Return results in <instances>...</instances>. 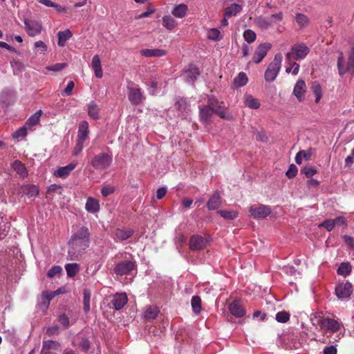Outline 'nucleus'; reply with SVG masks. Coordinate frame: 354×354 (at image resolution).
I'll return each mask as SVG.
<instances>
[{"mask_svg": "<svg viewBox=\"0 0 354 354\" xmlns=\"http://www.w3.org/2000/svg\"><path fill=\"white\" fill-rule=\"evenodd\" d=\"M90 244V232L88 227H81L68 241V259L77 260Z\"/></svg>", "mask_w": 354, "mask_h": 354, "instance_id": "1", "label": "nucleus"}, {"mask_svg": "<svg viewBox=\"0 0 354 354\" xmlns=\"http://www.w3.org/2000/svg\"><path fill=\"white\" fill-rule=\"evenodd\" d=\"M129 255L131 257L130 259L121 260L115 263L113 272L117 276L129 275L131 274L133 271L136 270V261L133 259L131 254Z\"/></svg>", "mask_w": 354, "mask_h": 354, "instance_id": "2", "label": "nucleus"}, {"mask_svg": "<svg viewBox=\"0 0 354 354\" xmlns=\"http://www.w3.org/2000/svg\"><path fill=\"white\" fill-rule=\"evenodd\" d=\"M337 68L339 75L342 76L348 73L354 75V46L352 48L349 54L348 60L346 64H344V58L342 52H339L337 59Z\"/></svg>", "mask_w": 354, "mask_h": 354, "instance_id": "3", "label": "nucleus"}, {"mask_svg": "<svg viewBox=\"0 0 354 354\" xmlns=\"http://www.w3.org/2000/svg\"><path fill=\"white\" fill-rule=\"evenodd\" d=\"M317 324L326 333L328 332L332 334L338 332L343 327L341 322L328 317H319L317 320Z\"/></svg>", "mask_w": 354, "mask_h": 354, "instance_id": "4", "label": "nucleus"}, {"mask_svg": "<svg viewBox=\"0 0 354 354\" xmlns=\"http://www.w3.org/2000/svg\"><path fill=\"white\" fill-rule=\"evenodd\" d=\"M282 59L281 54L279 53L274 56L273 61L270 63L264 74L266 82H272L276 79L281 68Z\"/></svg>", "mask_w": 354, "mask_h": 354, "instance_id": "5", "label": "nucleus"}, {"mask_svg": "<svg viewBox=\"0 0 354 354\" xmlns=\"http://www.w3.org/2000/svg\"><path fill=\"white\" fill-rule=\"evenodd\" d=\"M310 49L306 44H296L292 46L290 51L286 55L287 61L299 60L304 59L309 53Z\"/></svg>", "mask_w": 354, "mask_h": 354, "instance_id": "6", "label": "nucleus"}, {"mask_svg": "<svg viewBox=\"0 0 354 354\" xmlns=\"http://www.w3.org/2000/svg\"><path fill=\"white\" fill-rule=\"evenodd\" d=\"M113 158L111 154L101 153L95 155L91 161L93 167L97 170L106 169L111 165Z\"/></svg>", "mask_w": 354, "mask_h": 354, "instance_id": "7", "label": "nucleus"}, {"mask_svg": "<svg viewBox=\"0 0 354 354\" xmlns=\"http://www.w3.org/2000/svg\"><path fill=\"white\" fill-rule=\"evenodd\" d=\"M128 99L133 105H138L145 99L138 86H128Z\"/></svg>", "mask_w": 354, "mask_h": 354, "instance_id": "8", "label": "nucleus"}, {"mask_svg": "<svg viewBox=\"0 0 354 354\" xmlns=\"http://www.w3.org/2000/svg\"><path fill=\"white\" fill-rule=\"evenodd\" d=\"M272 44L268 42H265L259 44L252 57V61L255 64L260 63L263 59L266 56L268 52L271 49Z\"/></svg>", "mask_w": 354, "mask_h": 354, "instance_id": "9", "label": "nucleus"}, {"mask_svg": "<svg viewBox=\"0 0 354 354\" xmlns=\"http://www.w3.org/2000/svg\"><path fill=\"white\" fill-rule=\"evenodd\" d=\"M250 212L254 218H264L270 214L271 209L269 206L265 205L251 206Z\"/></svg>", "mask_w": 354, "mask_h": 354, "instance_id": "10", "label": "nucleus"}, {"mask_svg": "<svg viewBox=\"0 0 354 354\" xmlns=\"http://www.w3.org/2000/svg\"><path fill=\"white\" fill-rule=\"evenodd\" d=\"M353 292V286L350 282L339 284L335 288V293L339 299H347Z\"/></svg>", "mask_w": 354, "mask_h": 354, "instance_id": "11", "label": "nucleus"}, {"mask_svg": "<svg viewBox=\"0 0 354 354\" xmlns=\"http://www.w3.org/2000/svg\"><path fill=\"white\" fill-rule=\"evenodd\" d=\"M24 24L26 32L29 36L34 37L41 32V25L38 21L26 19Z\"/></svg>", "mask_w": 354, "mask_h": 354, "instance_id": "12", "label": "nucleus"}, {"mask_svg": "<svg viewBox=\"0 0 354 354\" xmlns=\"http://www.w3.org/2000/svg\"><path fill=\"white\" fill-rule=\"evenodd\" d=\"M306 89L307 87L304 80L300 79L296 82L293 88V94L299 102H302L305 99Z\"/></svg>", "mask_w": 354, "mask_h": 354, "instance_id": "13", "label": "nucleus"}, {"mask_svg": "<svg viewBox=\"0 0 354 354\" xmlns=\"http://www.w3.org/2000/svg\"><path fill=\"white\" fill-rule=\"evenodd\" d=\"M206 245L205 239L198 234L193 235L189 239V248L192 250H201Z\"/></svg>", "mask_w": 354, "mask_h": 354, "instance_id": "14", "label": "nucleus"}, {"mask_svg": "<svg viewBox=\"0 0 354 354\" xmlns=\"http://www.w3.org/2000/svg\"><path fill=\"white\" fill-rule=\"evenodd\" d=\"M77 165V161H73L68 165L65 167H59L56 171H55L54 175L56 177L66 178L68 177L71 171L75 169L76 166Z\"/></svg>", "mask_w": 354, "mask_h": 354, "instance_id": "15", "label": "nucleus"}, {"mask_svg": "<svg viewBox=\"0 0 354 354\" xmlns=\"http://www.w3.org/2000/svg\"><path fill=\"white\" fill-rule=\"evenodd\" d=\"M128 299L125 293L115 294L111 300L114 308L117 310L122 309L127 303Z\"/></svg>", "mask_w": 354, "mask_h": 354, "instance_id": "16", "label": "nucleus"}, {"mask_svg": "<svg viewBox=\"0 0 354 354\" xmlns=\"http://www.w3.org/2000/svg\"><path fill=\"white\" fill-rule=\"evenodd\" d=\"M229 310L236 317H242L245 314V309L238 300H234L230 304Z\"/></svg>", "mask_w": 354, "mask_h": 354, "instance_id": "17", "label": "nucleus"}, {"mask_svg": "<svg viewBox=\"0 0 354 354\" xmlns=\"http://www.w3.org/2000/svg\"><path fill=\"white\" fill-rule=\"evenodd\" d=\"M61 344L57 341L54 340H44L41 348L43 354H48L53 351H57L60 348Z\"/></svg>", "mask_w": 354, "mask_h": 354, "instance_id": "18", "label": "nucleus"}, {"mask_svg": "<svg viewBox=\"0 0 354 354\" xmlns=\"http://www.w3.org/2000/svg\"><path fill=\"white\" fill-rule=\"evenodd\" d=\"M221 205V197L218 192H214L209 198L207 203V207L209 210L218 209Z\"/></svg>", "mask_w": 354, "mask_h": 354, "instance_id": "19", "label": "nucleus"}, {"mask_svg": "<svg viewBox=\"0 0 354 354\" xmlns=\"http://www.w3.org/2000/svg\"><path fill=\"white\" fill-rule=\"evenodd\" d=\"M99 201L91 196L88 197L85 204V209L87 212L91 213H96L100 210Z\"/></svg>", "mask_w": 354, "mask_h": 354, "instance_id": "20", "label": "nucleus"}, {"mask_svg": "<svg viewBox=\"0 0 354 354\" xmlns=\"http://www.w3.org/2000/svg\"><path fill=\"white\" fill-rule=\"evenodd\" d=\"M88 123L82 121L79 125L77 140L85 142L88 136Z\"/></svg>", "mask_w": 354, "mask_h": 354, "instance_id": "21", "label": "nucleus"}, {"mask_svg": "<svg viewBox=\"0 0 354 354\" xmlns=\"http://www.w3.org/2000/svg\"><path fill=\"white\" fill-rule=\"evenodd\" d=\"M140 54L142 56H145L146 57H162L167 54V51L164 49H159V48H155V49H142L140 50Z\"/></svg>", "mask_w": 354, "mask_h": 354, "instance_id": "22", "label": "nucleus"}, {"mask_svg": "<svg viewBox=\"0 0 354 354\" xmlns=\"http://www.w3.org/2000/svg\"><path fill=\"white\" fill-rule=\"evenodd\" d=\"M134 230L131 228H118L115 231V236L118 240L123 241L132 236Z\"/></svg>", "mask_w": 354, "mask_h": 354, "instance_id": "23", "label": "nucleus"}, {"mask_svg": "<svg viewBox=\"0 0 354 354\" xmlns=\"http://www.w3.org/2000/svg\"><path fill=\"white\" fill-rule=\"evenodd\" d=\"M91 66L95 72V75L97 78H101L103 75V72L101 66V61L98 55L93 56L91 62Z\"/></svg>", "mask_w": 354, "mask_h": 354, "instance_id": "24", "label": "nucleus"}, {"mask_svg": "<svg viewBox=\"0 0 354 354\" xmlns=\"http://www.w3.org/2000/svg\"><path fill=\"white\" fill-rule=\"evenodd\" d=\"M214 108L212 106H203L200 108V116L205 122H209L214 113Z\"/></svg>", "mask_w": 354, "mask_h": 354, "instance_id": "25", "label": "nucleus"}, {"mask_svg": "<svg viewBox=\"0 0 354 354\" xmlns=\"http://www.w3.org/2000/svg\"><path fill=\"white\" fill-rule=\"evenodd\" d=\"M99 111L100 107L94 101L88 104V115L90 118L95 120H98L100 118Z\"/></svg>", "mask_w": 354, "mask_h": 354, "instance_id": "26", "label": "nucleus"}, {"mask_svg": "<svg viewBox=\"0 0 354 354\" xmlns=\"http://www.w3.org/2000/svg\"><path fill=\"white\" fill-rule=\"evenodd\" d=\"M58 36V45L61 47H64L66 45V42L70 38L72 37L73 34L69 29L64 31H59L57 33Z\"/></svg>", "mask_w": 354, "mask_h": 354, "instance_id": "27", "label": "nucleus"}, {"mask_svg": "<svg viewBox=\"0 0 354 354\" xmlns=\"http://www.w3.org/2000/svg\"><path fill=\"white\" fill-rule=\"evenodd\" d=\"M242 10V6L237 3L231 4L230 6L227 7L225 10V17L230 18L232 16L236 15L239 12Z\"/></svg>", "mask_w": 354, "mask_h": 354, "instance_id": "28", "label": "nucleus"}, {"mask_svg": "<svg viewBox=\"0 0 354 354\" xmlns=\"http://www.w3.org/2000/svg\"><path fill=\"white\" fill-rule=\"evenodd\" d=\"M255 24L261 29L266 30L273 25V21L270 17H259L255 20Z\"/></svg>", "mask_w": 354, "mask_h": 354, "instance_id": "29", "label": "nucleus"}, {"mask_svg": "<svg viewBox=\"0 0 354 354\" xmlns=\"http://www.w3.org/2000/svg\"><path fill=\"white\" fill-rule=\"evenodd\" d=\"M187 10V6L184 3H180L173 9L171 13L176 17L183 18L186 15Z\"/></svg>", "mask_w": 354, "mask_h": 354, "instance_id": "30", "label": "nucleus"}, {"mask_svg": "<svg viewBox=\"0 0 354 354\" xmlns=\"http://www.w3.org/2000/svg\"><path fill=\"white\" fill-rule=\"evenodd\" d=\"M187 81L194 82L200 75L199 69L194 66H189V68L185 71Z\"/></svg>", "mask_w": 354, "mask_h": 354, "instance_id": "31", "label": "nucleus"}, {"mask_svg": "<svg viewBox=\"0 0 354 354\" xmlns=\"http://www.w3.org/2000/svg\"><path fill=\"white\" fill-rule=\"evenodd\" d=\"M24 194L29 197H35L39 194V189L35 185H27L21 187Z\"/></svg>", "mask_w": 354, "mask_h": 354, "instance_id": "32", "label": "nucleus"}, {"mask_svg": "<svg viewBox=\"0 0 354 354\" xmlns=\"http://www.w3.org/2000/svg\"><path fill=\"white\" fill-rule=\"evenodd\" d=\"M312 156L311 149L308 151L301 150L299 151L295 156V162L298 165H301L302 163L303 159L308 160L310 159Z\"/></svg>", "mask_w": 354, "mask_h": 354, "instance_id": "33", "label": "nucleus"}, {"mask_svg": "<svg viewBox=\"0 0 354 354\" xmlns=\"http://www.w3.org/2000/svg\"><path fill=\"white\" fill-rule=\"evenodd\" d=\"M201 304L202 301L199 296L195 295L192 297L191 299V305L192 310L196 315H198L201 313L202 309Z\"/></svg>", "mask_w": 354, "mask_h": 354, "instance_id": "34", "label": "nucleus"}, {"mask_svg": "<svg viewBox=\"0 0 354 354\" xmlns=\"http://www.w3.org/2000/svg\"><path fill=\"white\" fill-rule=\"evenodd\" d=\"M91 296V292L88 289L83 290V309L85 313H88L90 311Z\"/></svg>", "mask_w": 354, "mask_h": 354, "instance_id": "35", "label": "nucleus"}, {"mask_svg": "<svg viewBox=\"0 0 354 354\" xmlns=\"http://www.w3.org/2000/svg\"><path fill=\"white\" fill-rule=\"evenodd\" d=\"M42 115V111L39 110L32 115H31L26 121V126L32 127L37 124L39 122L40 117Z\"/></svg>", "mask_w": 354, "mask_h": 354, "instance_id": "36", "label": "nucleus"}, {"mask_svg": "<svg viewBox=\"0 0 354 354\" xmlns=\"http://www.w3.org/2000/svg\"><path fill=\"white\" fill-rule=\"evenodd\" d=\"M65 269L67 273V275L69 277H75L80 270V266L77 263H67L65 266Z\"/></svg>", "mask_w": 354, "mask_h": 354, "instance_id": "37", "label": "nucleus"}, {"mask_svg": "<svg viewBox=\"0 0 354 354\" xmlns=\"http://www.w3.org/2000/svg\"><path fill=\"white\" fill-rule=\"evenodd\" d=\"M312 91L315 95V103H319L322 97V91L320 84L317 82H313L311 87Z\"/></svg>", "mask_w": 354, "mask_h": 354, "instance_id": "38", "label": "nucleus"}, {"mask_svg": "<svg viewBox=\"0 0 354 354\" xmlns=\"http://www.w3.org/2000/svg\"><path fill=\"white\" fill-rule=\"evenodd\" d=\"M248 82V78L244 72H240L238 76L234 80V84L237 87L245 86Z\"/></svg>", "mask_w": 354, "mask_h": 354, "instance_id": "39", "label": "nucleus"}, {"mask_svg": "<svg viewBox=\"0 0 354 354\" xmlns=\"http://www.w3.org/2000/svg\"><path fill=\"white\" fill-rule=\"evenodd\" d=\"M162 25L167 30H171L176 27V22L172 17L170 15H166L162 18Z\"/></svg>", "mask_w": 354, "mask_h": 354, "instance_id": "40", "label": "nucleus"}, {"mask_svg": "<svg viewBox=\"0 0 354 354\" xmlns=\"http://www.w3.org/2000/svg\"><path fill=\"white\" fill-rule=\"evenodd\" d=\"M214 113L217 114L220 118L223 119H229V115L227 113V109L223 105V102H221L214 108Z\"/></svg>", "mask_w": 354, "mask_h": 354, "instance_id": "41", "label": "nucleus"}, {"mask_svg": "<svg viewBox=\"0 0 354 354\" xmlns=\"http://www.w3.org/2000/svg\"><path fill=\"white\" fill-rule=\"evenodd\" d=\"M14 170L20 176H25L27 174L25 165L19 160H15L12 164Z\"/></svg>", "mask_w": 354, "mask_h": 354, "instance_id": "42", "label": "nucleus"}, {"mask_svg": "<svg viewBox=\"0 0 354 354\" xmlns=\"http://www.w3.org/2000/svg\"><path fill=\"white\" fill-rule=\"evenodd\" d=\"M159 313V310L156 306H149L145 311L144 317L147 319H154Z\"/></svg>", "mask_w": 354, "mask_h": 354, "instance_id": "43", "label": "nucleus"}, {"mask_svg": "<svg viewBox=\"0 0 354 354\" xmlns=\"http://www.w3.org/2000/svg\"><path fill=\"white\" fill-rule=\"evenodd\" d=\"M245 105L249 108L257 109L260 107V102L257 98L253 97L252 95H248L245 97Z\"/></svg>", "mask_w": 354, "mask_h": 354, "instance_id": "44", "label": "nucleus"}, {"mask_svg": "<svg viewBox=\"0 0 354 354\" xmlns=\"http://www.w3.org/2000/svg\"><path fill=\"white\" fill-rule=\"evenodd\" d=\"M351 272V266L349 263H342L337 269V274L346 276Z\"/></svg>", "mask_w": 354, "mask_h": 354, "instance_id": "45", "label": "nucleus"}, {"mask_svg": "<svg viewBox=\"0 0 354 354\" xmlns=\"http://www.w3.org/2000/svg\"><path fill=\"white\" fill-rule=\"evenodd\" d=\"M218 214L227 220H234L238 216V213L236 212L229 210H219Z\"/></svg>", "mask_w": 354, "mask_h": 354, "instance_id": "46", "label": "nucleus"}, {"mask_svg": "<svg viewBox=\"0 0 354 354\" xmlns=\"http://www.w3.org/2000/svg\"><path fill=\"white\" fill-rule=\"evenodd\" d=\"M10 227L8 225L6 219L0 216V237L1 239L7 235Z\"/></svg>", "mask_w": 354, "mask_h": 354, "instance_id": "47", "label": "nucleus"}, {"mask_svg": "<svg viewBox=\"0 0 354 354\" xmlns=\"http://www.w3.org/2000/svg\"><path fill=\"white\" fill-rule=\"evenodd\" d=\"M243 37H244V39L248 44H251L255 41V39L257 38V35H256V33L253 30H252L250 29H248L244 31Z\"/></svg>", "mask_w": 354, "mask_h": 354, "instance_id": "48", "label": "nucleus"}, {"mask_svg": "<svg viewBox=\"0 0 354 354\" xmlns=\"http://www.w3.org/2000/svg\"><path fill=\"white\" fill-rule=\"evenodd\" d=\"M288 64L290 65L289 66L286 67V73H289L291 72L292 71V73L295 75H297L298 73H299V64L295 62H292L291 61H288Z\"/></svg>", "mask_w": 354, "mask_h": 354, "instance_id": "49", "label": "nucleus"}, {"mask_svg": "<svg viewBox=\"0 0 354 354\" xmlns=\"http://www.w3.org/2000/svg\"><path fill=\"white\" fill-rule=\"evenodd\" d=\"M290 319V314L286 311H280L276 315V320L280 323H286Z\"/></svg>", "mask_w": 354, "mask_h": 354, "instance_id": "50", "label": "nucleus"}, {"mask_svg": "<svg viewBox=\"0 0 354 354\" xmlns=\"http://www.w3.org/2000/svg\"><path fill=\"white\" fill-rule=\"evenodd\" d=\"M301 174H304L307 178H311L315 174H317V170L311 166H306L301 171Z\"/></svg>", "mask_w": 354, "mask_h": 354, "instance_id": "51", "label": "nucleus"}, {"mask_svg": "<svg viewBox=\"0 0 354 354\" xmlns=\"http://www.w3.org/2000/svg\"><path fill=\"white\" fill-rule=\"evenodd\" d=\"M296 21L301 26H305L309 23V19L305 15L299 13L296 15Z\"/></svg>", "mask_w": 354, "mask_h": 354, "instance_id": "52", "label": "nucleus"}, {"mask_svg": "<svg viewBox=\"0 0 354 354\" xmlns=\"http://www.w3.org/2000/svg\"><path fill=\"white\" fill-rule=\"evenodd\" d=\"M220 34H221L220 31L218 29L212 28L208 31L207 37L209 39H212L214 41L220 40L221 39Z\"/></svg>", "mask_w": 354, "mask_h": 354, "instance_id": "53", "label": "nucleus"}, {"mask_svg": "<svg viewBox=\"0 0 354 354\" xmlns=\"http://www.w3.org/2000/svg\"><path fill=\"white\" fill-rule=\"evenodd\" d=\"M57 295V292H43L42 297L44 299V302L46 304V307L48 306L50 301Z\"/></svg>", "mask_w": 354, "mask_h": 354, "instance_id": "54", "label": "nucleus"}, {"mask_svg": "<svg viewBox=\"0 0 354 354\" xmlns=\"http://www.w3.org/2000/svg\"><path fill=\"white\" fill-rule=\"evenodd\" d=\"M297 172L298 169L296 165L294 164H291L289 166L288 171L286 172V176H287L288 178L291 179L296 176Z\"/></svg>", "mask_w": 354, "mask_h": 354, "instance_id": "55", "label": "nucleus"}, {"mask_svg": "<svg viewBox=\"0 0 354 354\" xmlns=\"http://www.w3.org/2000/svg\"><path fill=\"white\" fill-rule=\"evenodd\" d=\"M62 268L59 266H53L47 272V276L49 278H53L55 275L61 273Z\"/></svg>", "mask_w": 354, "mask_h": 354, "instance_id": "56", "label": "nucleus"}, {"mask_svg": "<svg viewBox=\"0 0 354 354\" xmlns=\"http://www.w3.org/2000/svg\"><path fill=\"white\" fill-rule=\"evenodd\" d=\"M67 64L66 63H57L55 64L46 67V69L48 71L58 72L63 70L66 68Z\"/></svg>", "mask_w": 354, "mask_h": 354, "instance_id": "57", "label": "nucleus"}, {"mask_svg": "<svg viewBox=\"0 0 354 354\" xmlns=\"http://www.w3.org/2000/svg\"><path fill=\"white\" fill-rule=\"evenodd\" d=\"M187 103L185 100L179 99L176 102V108L180 112L184 113L187 109Z\"/></svg>", "mask_w": 354, "mask_h": 354, "instance_id": "58", "label": "nucleus"}, {"mask_svg": "<svg viewBox=\"0 0 354 354\" xmlns=\"http://www.w3.org/2000/svg\"><path fill=\"white\" fill-rule=\"evenodd\" d=\"M335 224L333 219L325 220L319 226L325 227L328 231L330 232L333 230Z\"/></svg>", "mask_w": 354, "mask_h": 354, "instance_id": "59", "label": "nucleus"}, {"mask_svg": "<svg viewBox=\"0 0 354 354\" xmlns=\"http://www.w3.org/2000/svg\"><path fill=\"white\" fill-rule=\"evenodd\" d=\"M27 135V129L26 125L19 128L18 130H17L14 134L13 138H24Z\"/></svg>", "mask_w": 354, "mask_h": 354, "instance_id": "60", "label": "nucleus"}, {"mask_svg": "<svg viewBox=\"0 0 354 354\" xmlns=\"http://www.w3.org/2000/svg\"><path fill=\"white\" fill-rule=\"evenodd\" d=\"M115 191V188L111 185H105L102 188L101 193L102 195L104 197H106L111 194H113Z\"/></svg>", "mask_w": 354, "mask_h": 354, "instance_id": "61", "label": "nucleus"}, {"mask_svg": "<svg viewBox=\"0 0 354 354\" xmlns=\"http://www.w3.org/2000/svg\"><path fill=\"white\" fill-rule=\"evenodd\" d=\"M46 333L48 336L58 335L59 334V326L55 325L46 328Z\"/></svg>", "mask_w": 354, "mask_h": 354, "instance_id": "62", "label": "nucleus"}, {"mask_svg": "<svg viewBox=\"0 0 354 354\" xmlns=\"http://www.w3.org/2000/svg\"><path fill=\"white\" fill-rule=\"evenodd\" d=\"M75 86V84L73 81H70L68 82L66 87L62 92L63 95H71L72 94L73 89Z\"/></svg>", "mask_w": 354, "mask_h": 354, "instance_id": "63", "label": "nucleus"}, {"mask_svg": "<svg viewBox=\"0 0 354 354\" xmlns=\"http://www.w3.org/2000/svg\"><path fill=\"white\" fill-rule=\"evenodd\" d=\"M84 142L77 140L76 145L73 149V154L77 156L79 154L83 149Z\"/></svg>", "mask_w": 354, "mask_h": 354, "instance_id": "64", "label": "nucleus"}]
</instances>
